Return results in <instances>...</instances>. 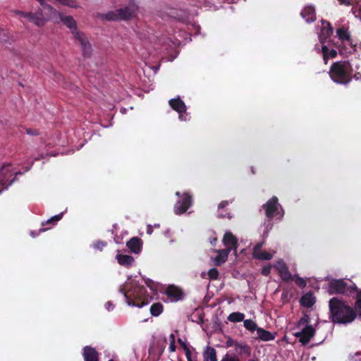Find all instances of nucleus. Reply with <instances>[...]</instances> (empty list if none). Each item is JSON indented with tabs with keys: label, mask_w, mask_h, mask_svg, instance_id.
Listing matches in <instances>:
<instances>
[{
	"label": "nucleus",
	"mask_w": 361,
	"mask_h": 361,
	"mask_svg": "<svg viewBox=\"0 0 361 361\" xmlns=\"http://www.w3.org/2000/svg\"><path fill=\"white\" fill-rule=\"evenodd\" d=\"M147 232L148 234H151L152 233V230L150 226L148 227Z\"/></svg>",
	"instance_id": "nucleus-48"
},
{
	"label": "nucleus",
	"mask_w": 361,
	"mask_h": 361,
	"mask_svg": "<svg viewBox=\"0 0 361 361\" xmlns=\"http://www.w3.org/2000/svg\"><path fill=\"white\" fill-rule=\"evenodd\" d=\"M171 107L179 114V119L180 121H187L188 115L186 112V106L185 103L179 98H174L169 101Z\"/></svg>",
	"instance_id": "nucleus-11"
},
{
	"label": "nucleus",
	"mask_w": 361,
	"mask_h": 361,
	"mask_svg": "<svg viewBox=\"0 0 361 361\" xmlns=\"http://www.w3.org/2000/svg\"><path fill=\"white\" fill-rule=\"evenodd\" d=\"M271 272V266H267L262 269V274L264 276H268Z\"/></svg>",
	"instance_id": "nucleus-42"
},
{
	"label": "nucleus",
	"mask_w": 361,
	"mask_h": 361,
	"mask_svg": "<svg viewBox=\"0 0 361 361\" xmlns=\"http://www.w3.org/2000/svg\"><path fill=\"white\" fill-rule=\"evenodd\" d=\"M191 197L188 194L185 193L175 204L174 212L176 214H181L186 212V210L191 206Z\"/></svg>",
	"instance_id": "nucleus-12"
},
{
	"label": "nucleus",
	"mask_w": 361,
	"mask_h": 361,
	"mask_svg": "<svg viewBox=\"0 0 361 361\" xmlns=\"http://www.w3.org/2000/svg\"><path fill=\"white\" fill-rule=\"evenodd\" d=\"M187 359H188V361H193V360L191 359V357H190V353H188Z\"/></svg>",
	"instance_id": "nucleus-49"
},
{
	"label": "nucleus",
	"mask_w": 361,
	"mask_h": 361,
	"mask_svg": "<svg viewBox=\"0 0 361 361\" xmlns=\"http://www.w3.org/2000/svg\"><path fill=\"white\" fill-rule=\"evenodd\" d=\"M80 46H81V49H82V54L85 56H88L90 55L91 54V45L88 41V39H85V41H83L82 43H80Z\"/></svg>",
	"instance_id": "nucleus-31"
},
{
	"label": "nucleus",
	"mask_w": 361,
	"mask_h": 361,
	"mask_svg": "<svg viewBox=\"0 0 361 361\" xmlns=\"http://www.w3.org/2000/svg\"><path fill=\"white\" fill-rule=\"evenodd\" d=\"M352 11L355 17L361 20V6L357 5L354 6Z\"/></svg>",
	"instance_id": "nucleus-37"
},
{
	"label": "nucleus",
	"mask_w": 361,
	"mask_h": 361,
	"mask_svg": "<svg viewBox=\"0 0 361 361\" xmlns=\"http://www.w3.org/2000/svg\"><path fill=\"white\" fill-rule=\"evenodd\" d=\"M333 33V28L331 27L329 23L322 20V29L319 34V38L321 43H324V41L331 35Z\"/></svg>",
	"instance_id": "nucleus-18"
},
{
	"label": "nucleus",
	"mask_w": 361,
	"mask_h": 361,
	"mask_svg": "<svg viewBox=\"0 0 361 361\" xmlns=\"http://www.w3.org/2000/svg\"><path fill=\"white\" fill-rule=\"evenodd\" d=\"M83 357L85 361H98V353L95 349L89 346L84 348Z\"/></svg>",
	"instance_id": "nucleus-22"
},
{
	"label": "nucleus",
	"mask_w": 361,
	"mask_h": 361,
	"mask_svg": "<svg viewBox=\"0 0 361 361\" xmlns=\"http://www.w3.org/2000/svg\"><path fill=\"white\" fill-rule=\"evenodd\" d=\"M50 15L52 16V21L54 23L62 22L65 25H66L69 29L72 34L74 33V31H78L77 24L75 20L73 19L72 16H65L61 13L57 11L52 7L47 8Z\"/></svg>",
	"instance_id": "nucleus-7"
},
{
	"label": "nucleus",
	"mask_w": 361,
	"mask_h": 361,
	"mask_svg": "<svg viewBox=\"0 0 361 361\" xmlns=\"http://www.w3.org/2000/svg\"><path fill=\"white\" fill-rule=\"evenodd\" d=\"M126 245L129 250L135 254H139L141 252L142 241L137 237L131 238L127 242Z\"/></svg>",
	"instance_id": "nucleus-20"
},
{
	"label": "nucleus",
	"mask_w": 361,
	"mask_h": 361,
	"mask_svg": "<svg viewBox=\"0 0 361 361\" xmlns=\"http://www.w3.org/2000/svg\"><path fill=\"white\" fill-rule=\"evenodd\" d=\"M295 283L300 286V287H305L306 286V281L300 278V277H296L295 279Z\"/></svg>",
	"instance_id": "nucleus-40"
},
{
	"label": "nucleus",
	"mask_w": 361,
	"mask_h": 361,
	"mask_svg": "<svg viewBox=\"0 0 361 361\" xmlns=\"http://www.w3.org/2000/svg\"><path fill=\"white\" fill-rule=\"evenodd\" d=\"M62 216H63V213H61L59 214L55 215L53 217H51L50 219H49L47 221V222H51L53 220L55 221H59L62 218Z\"/></svg>",
	"instance_id": "nucleus-43"
},
{
	"label": "nucleus",
	"mask_w": 361,
	"mask_h": 361,
	"mask_svg": "<svg viewBox=\"0 0 361 361\" xmlns=\"http://www.w3.org/2000/svg\"><path fill=\"white\" fill-rule=\"evenodd\" d=\"M341 4L349 5V0H338Z\"/></svg>",
	"instance_id": "nucleus-46"
},
{
	"label": "nucleus",
	"mask_w": 361,
	"mask_h": 361,
	"mask_svg": "<svg viewBox=\"0 0 361 361\" xmlns=\"http://www.w3.org/2000/svg\"><path fill=\"white\" fill-rule=\"evenodd\" d=\"M72 35H73L74 38L78 41L79 43H82L83 41L87 39L86 36L79 30L74 31V33Z\"/></svg>",
	"instance_id": "nucleus-34"
},
{
	"label": "nucleus",
	"mask_w": 361,
	"mask_h": 361,
	"mask_svg": "<svg viewBox=\"0 0 361 361\" xmlns=\"http://www.w3.org/2000/svg\"><path fill=\"white\" fill-rule=\"evenodd\" d=\"M170 338V345H169V350L171 352H174L176 350V345H175V336L173 334H171L169 336Z\"/></svg>",
	"instance_id": "nucleus-38"
},
{
	"label": "nucleus",
	"mask_w": 361,
	"mask_h": 361,
	"mask_svg": "<svg viewBox=\"0 0 361 361\" xmlns=\"http://www.w3.org/2000/svg\"><path fill=\"white\" fill-rule=\"evenodd\" d=\"M207 275L210 279H217L219 277V271L216 268L210 269L208 271Z\"/></svg>",
	"instance_id": "nucleus-36"
},
{
	"label": "nucleus",
	"mask_w": 361,
	"mask_h": 361,
	"mask_svg": "<svg viewBox=\"0 0 361 361\" xmlns=\"http://www.w3.org/2000/svg\"><path fill=\"white\" fill-rule=\"evenodd\" d=\"M190 12L188 10L181 8H169L162 13L164 19L172 18L179 21L185 22L188 20Z\"/></svg>",
	"instance_id": "nucleus-8"
},
{
	"label": "nucleus",
	"mask_w": 361,
	"mask_h": 361,
	"mask_svg": "<svg viewBox=\"0 0 361 361\" xmlns=\"http://www.w3.org/2000/svg\"><path fill=\"white\" fill-rule=\"evenodd\" d=\"M322 51H323V58L325 63H328V60L329 58H334L337 55V51L335 49H331L329 51L326 46H322Z\"/></svg>",
	"instance_id": "nucleus-28"
},
{
	"label": "nucleus",
	"mask_w": 361,
	"mask_h": 361,
	"mask_svg": "<svg viewBox=\"0 0 361 361\" xmlns=\"http://www.w3.org/2000/svg\"><path fill=\"white\" fill-rule=\"evenodd\" d=\"M120 292L124 295L126 302L128 306L142 307L147 305L152 299V295L147 293L145 288L140 286L129 276L125 282Z\"/></svg>",
	"instance_id": "nucleus-1"
},
{
	"label": "nucleus",
	"mask_w": 361,
	"mask_h": 361,
	"mask_svg": "<svg viewBox=\"0 0 361 361\" xmlns=\"http://www.w3.org/2000/svg\"><path fill=\"white\" fill-rule=\"evenodd\" d=\"M166 294L168 297V300L170 302H176L179 300L182 297L181 290L176 286H169L166 290Z\"/></svg>",
	"instance_id": "nucleus-17"
},
{
	"label": "nucleus",
	"mask_w": 361,
	"mask_h": 361,
	"mask_svg": "<svg viewBox=\"0 0 361 361\" xmlns=\"http://www.w3.org/2000/svg\"><path fill=\"white\" fill-rule=\"evenodd\" d=\"M244 318H245L244 314L241 313V312H233V313L230 314L227 317L228 320L231 322H242V321H243Z\"/></svg>",
	"instance_id": "nucleus-29"
},
{
	"label": "nucleus",
	"mask_w": 361,
	"mask_h": 361,
	"mask_svg": "<svg viewBox=\"0 0 361 361\" xmlns=\"http://www.w3.org/2000/svg\"><path fill=\"white\" fill-rule=\"evenodd\" d=\"M144 281L145 285L154 293L157 290L158 285L149 279H144Z\"/></svg>",
	"instance_id": "nucleus-32"
},
{
	"label": "nucleus",
	"mask_w": 361,
	"mask_h": 361,
	"mask_svg": "<svg viewBox=\"0 0 361 361\" xmlns=\"http://www.w3.org/2000/svg\"><path fill=\"white\" fill-rule=\"evenodd\" d=\"M310 322V319L309 316L305 315L298 323V326L306 325L301 331L295 332V336L300 338V341L305 345L308 343L311 339V338L314 336L315 333V330L310 325H307Z\"/></svg>",
	"instance_id": "nucleus-6"
},
{
	"label": "nucleus",
	"mask_w": 361,
	"mask_h": 361,
	"mask_svg": "<svg viewBox=\"0 0 361 361\" xmlns=\"http://www.w3.org/2000/svg\"><path fill=\"white\" fill-rule=\"evenodd\" d=\"M105 307L108 311H111L114 309V305H113L112 302L110 301H109L106 303Z\"/></svg>",
	"instance_id": "nucleus-44"
},
{
	"label": "nucleus",
	"mask_w": 361,
	"mask_h": 361,
	"mask_svg": "<svg viewBox=\"0 0 361 361\" xmlns=\"http://www.w3.org/2000/svg\"><path fill=\"white\" fill-rule=\"evenodd\" d=\"M176 195L177 196H179V195H180V192H177L176 193Z\"/></svg>",
	"instance_id": "nucleus-52"
},
{
	"label": "nucleus",
	"mask_w": 361,
	"mask_h": 361,
	"mask_svg": "<svg viewBox=\"0 0 361 361\" xmlns=\"http://www.w3.org/2000/svg\"><path fill=\"white\" fill-rule=\"evenodd\" d=\"M330 317L333 322L350 323L355 318V311L342 300L333 298L329 302Z\"/></svg>",
	"instance_id": "nucleus-2"
},
{
	"label": "nucleus",
	"mask_w": 361,
	"mask_h": 361,
	"mask_svg": "<svg viewBox=\"0 0 361 361\" xmlns=\"http://www.w3.org/2000/svg\"><path fill=\"white\" fill-rule=\"evenodd\" d=\"M203 361H217L216 352L210 346H207L203 352Z\"/></svg>",
	"instance_id": "nucleus-24"
},
{
	"label": "nucleus",
	"mask_w": 361,
	"mask_h": 361,
	"mask_svg": "<svg viewBox=\"0 0 361 361\" xmlns=\"http://www.w3.org/2000/svg\"><path fill=\"white\" fill-rule=\"evenodd\" d=\"M223 243L226 247V249H230V252L231 250H234L235 252L236 251L238 247V240L237 238L230 231H226L225 233L223 238Z\"/></svg>",
	"instance_id": "nucleus-14"
},
{
	"label": "nucleus",
	"mask_w": 361,
	"mask_h": 361,
	"mask_svg": "<svg viewBox=\"0 0 361 361\" xmlns=\"http://www.w3.org/2000/svg\"><path fill=\"white\" fill-rule=\"evenodd\" d=\"M276 269L279 271V274L283 281H289L292 279V275L289 271L286 264L283 260H279L274 265Z\"/></svg>",
	"instance_id": "nucleus-15"
},
{
	"label": "nucleus",
	"mask_w": 361,
	"mask_h": 361,
	"mask_svg": "<svg viewBox=\"0 0 361 361\" xmlns=\"http://www.w3.org/2000/svg\"><path fill=\"white\" fill-rule=\"evenodd\" d=\"M263 246V243H258L256 245L253 249V257L255 259H261V260H269L271 259L274 255L275 254V251H271V252H264L262 250V247Z\"/></svg>",
	"instance_id": "nucleus-13"
},
{
	"label": "nucleus",
	"mask_w": 361,
	"mask_h": 361,
	"mask_svg": "<svg viewBox=\"0 0 361 361\" xmlns=\"http://www.w3.org/2000/svg\"><path fill=\"white\" fill-rule=\"evenodd\" d=\"M248 361H255V360H253V359H250V360H249Z\"/></svg>",
	"instance_id": "nucleus-53"
},
{
	"label": "nucleus",
	"mask_w": 361,
	"mask_h": 361,
	"mask_svg": "<svg viewBox=\"0 0 361 361\" xmlns=\"http://www.w3.org/2000/svg\"><path fill=\"white\" fill-rule=\"evenodd\" d=\"M135 8H125L118 11L117 16L114 17V19H123L127 20L131 18L135 13Z\"/></svg>",
	"instance_id": "nucleus-23"
},
{
	"label": "nucleus",
	"mask_w": 361,
	"mask_h": 361,
	"mask_svg": "<svg viewBox=\"0 0 361 361\" xmlns=\"http://www.w3.org/2000/svg\"><path fill=\"white\" fill-rule=\"evenodd\" d=\"M355 290V286L351 281L348 284L343 279H331L328 285L327 291L329 294H350Z\"/></svg>",
	"instance_id": "nucleus-5"
},
{
	"label": "nucleus",
	"mask_w": 361,
	"mask_h": 361,
	"mask_svg": "<svg viewBox=\"0 0 361 361\" xmlns=\"http://www.w3.org/2000/svg\"><path fill=\"white\" fill-rule=\"evenodd\" d=\"M163 312V305L159 303H154L150 307V313L152 316L157 317Z\"/></svg>",
	"instance_id": "nucleus-30"
},
{
	"label": "nucleus",
	"mask_w": 361,
	"mask_h": 361,
	"mask_svg": "<svg viewBox=\"0 0 361 361\" xmlns=\"http://www.w3.org/2000/svg\"><path fill=\"white\" fill-rule=\"evenodd\" d=\"M106 243L103 241H97V243L93 244V247L94 249H97L102 250L105 246Z\"/></svg>",
	"instance_id": "nucleus-39"
},
{
	"label": "nucleus",
	"mask_w": 361,
	"mask_h": 361,
	"mask_svg": "<svg viewBox=\"0 0 361 361\" xmlns=\"http://www.w3.org/2000/svg\"><path fill=\"white\" fill-rule=\"evenodd\" d=\"M300 14L307 23L313 22L316 19L314 8L311 6H305L302 10Z\"/></svg>",
	"instance_id": "nucleus-21"
},
{
	"label": "nucleus",
	"mask_w": 361,
	"mask_h": 361,
	"mask_svg": "<svg viewBox=\"0 0 361 361\" xmlns=\"http://www.w3.org/2000/svg\"><path fill=\"white\" fill-rule=\"evenodd\" d=\"M215 252L217 253V255L212 258V260L215 265L219 266L227 260L230 249L217 250Z\"/></svg>",
	"instance_id": "nucleus-19"
},
{
	"label": "nucleus",
	"mask_w": 361,
	"mask_h": 361,
	"mask_svg": "<svg viewBox=\"0 0 361 361\" xmlns=\"http://www.w3.org/2000/svg\"><path fill=\"white\" fill-rule=\"evenodd\" d=\"M264 208L266 212V215L269 218L276 217L278 219L282 218L283 212L278 203V199L273 197L265 204Z\"/></svg>",
	"instance_id": "nucleus-9"
},
{
	"label": "nucleus",
	"mask_w": 361,
	"mask_h": 361,
	"mask_svg": "<svg viewBox=\"0 0 361 361\" xmlns=\"http://www.w3.org/2000/svg\"><path fill=\"white\" fill-rule=\"evenodd\" d=\"M300 302L303 306L310 307L314 304L315 300L312 293H307L302 297Z\"/></svg>",
	"instance_id": "nucleus-27"
},
{
	"label": "nucleus",
	"mask_w": 361,
	"mask_h": 361,
	"mask_svg": "<svg viewBox=\"0 0 361 361\" xmlns=\"http://www.w3.org/2000/svg\"><path fill=\"white\" fill-rule=\"evenodd\" d=\"M30 235H31L32 237H35V233H34V232H33V231H32V232L30 233Z\"/></svg>",
	"instance_id": "nucleus-51"
},
{
	"label": "nucleus",
	"mask_w": 361,
	"mask_h": 361,
	"mask_svg": "<svg viewBox=\"0 0 361 361\" xmlns=\"http://www.w3.org/2000/svg\"><path fill=\"white\" fill-rule=\"evenodd\" d=\"M336 34L339 39H341L343 43H348L350 45H352L350 35L347 29L343 27L338 28L336 31Z\"/></svg>",
	"instance_id": "nucleus-25"
},
{
	"label": "nucleus",
	"mask_w": 361,
	"mask_h": 361,
	"mask_svg": "<svg viewBox=\"0 0 361 361\" xmlns=\"http://www.w3.org/2000/svg\"><path fill=\"white\" fill-rule=\"evenodd\" d=\"M18 172L13 171L11 166L10 164L4 165L0 168V183L7 188L9 185H11L15 178H11L14 175L18 174Z\"/></svg>",
	"instance_id": "nucleus-10"
},
{
	"label": "nucleus",
	"mask_w": 361,
	"mask_h": 361,
	"mask_svg": "<svg viewBox=\"0 0 361 361\" xmlns=\"http://www.w3.org/2000/svg\"><path fill=\"white\" fill-rule=\"evenodd\" d=\"M257 334L261 340L264 341H269L274 339V335L262 328L257 329Z\"/></svg>",
	"instance_id": "nucleus-26"
},
{
	"label": "nucleus",
	"mask_w": 361,
	"mask_h": 361,
	"mask_svg": "<svg viewBox=\"0 0 361 361\" xmlns=\"http://www.w3.org/2000/svg\"><path fill=\"white\" fill-rule=\"evenodd\" d=\"M350 65L348 61H339L332 64L329 71L331 78L336 82L343 84L350 80Z\"/></svg>",
	"instance_id": "nucleus-4"
},
{
	"label": "nucleus",
	"mask_w": 361,
	"mask_h": 361,
	"mask_svg": "<svg viewBox=\"0 0 361 361\" xmlns=\"http://www.w3.org/2000/svg\"><path fill=\"white\" fill-rule=\"evenodd\" d=\"M221 361H239V360L237 357H226L223 358Z\"/></svg>",
	"instance_id": "nucleus-45"
},
{
	"label": "nucleus",
	"mask_w": 361,
	"mask_h": 361,
	"mask_svg": "<svg viewBox=\"0 0 361 361\" xmlns=\"http://www.w3.org/2000/svg\"><path fill=\"white\" fill-rule=\"evenodd\" d=\"M228 204V201H222L219 204V207H218V215L219 217L221 218H224V217H226V215L223 214L222 212H220V210L223 208H224L226 206H227ZM228 218H231V216L230 215H228L227 216Z\"/></svg>",
	"instance_id": "nucleus-35"
},
{
	"label": "nucleus",
	"mask_w": 361,
	"mask_h": 361,
	"mask_svg": "<svg viewBox=\"0 0 361 361\" xmlns=\"http://www.w3.org/2000/svg\"><path fill=\"white\" fill-rule=\"evenodd\" d=\"M244 326L247 329V330H250V331H255L257 327V325L255 324V322H254L251 319H245L244 320Z\"/></svg>",
	"instance_id": "nucleus-33"
},
{
	"label": "nucleus",
	"mask_w": 361,
	"mask_h": 361,
	"mask_svg": "<svg viewBox=\"0 0 361 361\" xmlns=\"http://www.w3.org/2000/svg\"><path fill=\"white\" fill-rule=\"evenodd\" d=\"M42 6V8L35 13H25L17 11L16 13L21 17L27 18L29 21L34 23L36 26L42 27L49 21L52 20V16L48 10L49 5L44 4L43 0H37Z\"/></svg>",
	"instance_id": "nucleus-3"
},
{
	"label": "nucleus",
	"mask_w": 361,
	"mask_h": 361,
	"mask_svg": "<svg viewBox=\"0 0 361 361\" xmlns=\"http://www.w3.org/2000/svg\"><path fill=\"white\" fill-rule=\"evenodd\" d=\"M117 262L123 267L130 268L135 264V259L128 255H123L118 252L116 255Z\"/></svg>",
	"instance_id": "nucleus-16"
},
{
	"label": "nucleus",
	"mask_w": 361,
	"mask_h": 361,
	"mask_svg": "<svg viewBox=\"0 0 361 361\" xmlns=\"http://www.w3.org/2000/svg\"><path fill=\"white\" fill-rule=\"evenodd\" d=\"M178 342L180 343V344L183 348H186V345H185V343H184V342H183L180 338H179V339H178Z\"/></svg>",
	"instance_id": "nucleus-47"
},
{
	"label": "nucleus",
	"mask_w": 361,
	"mask_h": 361,
	"mask_svg": "<svg viewBox=\"0 0 361 361\" xmlns=\"http://www.w3.org/2000/svg\"><path fill=\"white\" fill-rule=\"evenodd\" d=\"M356 309L360 315H361V293L358 295V298L356 302Z\"/></svg>",
	"instance_id": "nucleus-41"
},
{
	"label": "nucleus",
	"mask_w": 361,
	"mask_h": 361,
	"mask_svg": "<svg viewBox=\"0 0 361 361\" xmlns=\"http://www.w3.org/2000/svg\"><path fill=\"white\" fill-rule=\"evenodd\" d=\"M206 274L204 272L202 273V277L205 278Z\"/></svg>",
	"instance_id": "nucleus-50"
}]
</instances>
